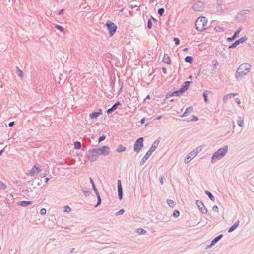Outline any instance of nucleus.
<instances>
[{
    "label": "nucleus",
    "instance_id": "16",
    "mask_svg": "<svg viewBox=\"0 0 254 254\" xmlns=\"http://www.w3.org/2000/svg\"><path fill=\"white\" fill-rule=\"evenodd\" d=\"M198 151H197L195 152V151H192L190 152L191 156L188 155L187 156L184 160V162L185 163H189L190 160H191L192 158H193L197 154Z\"/></svg>",
    "mask_w": 254,
    "mask_h": 254
},
{
    "label": "nucleus",
    "instance_id": "1",
    "mask_svg": "<svg viewBox=\"0 0 254 254\" xmlns=\"http://www.w3.org/2000/svg\"><path fill=\"white\" fill-rule=\"evenodd\" d=\"M251 65L248 63H243L237 68L235 78L237 80H240L246 76L250 71Z\"/></svg>",
    "mask_w": 254,
    "mask_h": 254
},
{
    "label": "nucleus",
    "instance_id": "15",
    "mask_svg": "<svg viewBox=\"0 0 254 254\" xmlns=\"http://www.w3.org/2000/svg\"><path fill=\"white\" fill-rule=\"evenodd\" d=\"M121 105V103L119 101L116 102L112 106L107 110V114L109 115L115 111L117 107Z\"/></svg>",
    "mask_w": 254,
    "mask_h": 254
},
{
    "label": "nucleus",
    "instance_id": "17",
    "mask_svg": "<svg viewBox=\"0 0 254 254\" xmlns=\"http://www.w3.org/2000/svg\"><path fill=\"white\" fill-rule=\"evenodd\" d=\"M193 111V108L192 106H189L187 107L185 110V111L183 113V114L180 115L181 117H183L187 116L188 114H190Z\"/></svg>",
    "mask_w": 254,
    "mask_h": 254
},
{
    "label": "nucleus",
    "instance_id": "3",
    "mask_svg": "<svg viewBox=\"0 0 254 254\" xmlns=\"http://www.w3.org/2000/svg\"><path fill=\"white\" fill-rule=\"evenodd\" d=\"M207 19L205 17H200L195 22V28L200 32L207 28Z\"/></svg>",
    "mask_w": 254,
    "mask_h": 254
},
{
    "label": "nucleus",
    "instance_id": "13",
    "mask_svg": "<svg viewBox=\"0 0 254 254\" xmlns=\"http://www.w3.org/2000/svg\"><path fill=\"white\" fill-rule=\"evenodd\" d=\"M160 138H159L153 142L151 146L148 151L149 153L152 154L156 150L160 142Z\"/></svg>",
    "mask_w": 254,
    "mask_h": 254
},
{
    "label": "nucleus",
    "instance_id": "23",
    "mask_svg": "<svg viewBox=\"0 0 254 254\" xmlns=\"http://www.w3.org/2000/svg\"><path fill=\"white\" fill-rule=\"evenodd\" d=\"M223 0H217V6L216 9L218 11H222L223 10L222 7Z\"/></svg>",
    "mask_w": 254,
    "mask_h": 254
},
{
    "label": "nucleus",
    "instance_id": "54",
    "mask_svg": "<svg viewBox=\"0 0 254 254\" xmlns=\"http://www.w3.org/2000/svg\"><path fill=\"white\" fill-rule=\"evenodd\" d=\"M212 210H213V211H214L215 212H218L219 209L217 205H214L212 208Z\"/></svg>",
    "mask_w": 254,
    "mask_h": 254
},
{
    "label": "nucleus",
    "instance_id": "60",
    "mask_svg": "<svg viewBox=\"0 0 254 254\" xmlns=\"http://www.w3.org/2000/svg\"><path fill=\"white\" fill-rule=\"evenodd\" d=\"M217 64H218V63H217V61H216V63L213 65V69L215 70L217 68Z\"/></svg>",
    "mask_w": 254,
    "mask_h": 254
},
{
    "label": "nucleus",
    "instance_id": "20",
    "mask_svg": "<svg viewBox=\"0 0 254 254\" xmlns=\"http://www.w3.org/2000/svg\"><path fill=\"white\" fill-rule=\"evenodd\" d=\"M241 30V28H240L239 29L237 30L231 37H228L227 38V41L229 42L232 41L233 40H234L236 37H238L239 34Z\"/></svg>",
    "mask_w": 254,
    "mask_h": 254
},
{
    "label": "nucleus",
    "instance_id": "12",
    "mask_svg": "<svg viewBox=\"0 0 254 254\" xmlns=\"http://www.w3.org/2000/svg\"><path fill=\"white\" fill-rule=\"evenodd\" d=\"M41 171V169L37 167L36 165H34L31 169L29 171V175L34 177Z\"/></svg>",
    "mask_w": 254,
    "mask_h": 254
},
{
    "label": "nucleus",
    "instance_id": "61",
    "mask_svg": "<svg viewBox=\"0 0 254 254\" xmlns=\"http://www.w3.org/2000/svg\"><path fill=\"white\" fill-rule=\"evenodd\" d=\"M89 180H90V182L91 183V184H92V186L93 185V184H95L94 181H93V180L92 179V178H89Z\"/></svg>",
    "mask_w": 254,
    "mask_h": 254
},
{
    "label": "nucleus",
    "instance_id": "52",
    "mask_svg": "<svg viewBox=\"0 0 254 254\" xmlns=\"http://www.w3.org/2000/svg\"><path fill=\"white\" fill-rule=\"evenodd\" d=\"M16 68H17V70L19 72L18 76L19 77H23V72H22V71L18 67H16Z\"/></svg>",
    "mask_w": 254,
    "mask_h": 254
},
{
    "label": "nucleus",
    "instance_id": "47",
    "mask_svg": "<svg viewBox=\"0 0 254 254\" xmlns=\"http://www.w3.org/2000/svg\"><path fill=\"white\" fill-rule=\"evenodd\" d=\"M106 138V136L103 135L100 136L98 139V143H100L102 141H104Z\"/></svg>",
    "mask_w": 254,
    "mask_h": 254
},
{
    "label": "nucleus",
    "instance_id": "32",
    "mask_svg": "<svg viewBox=\"0 0 254 254\" xmlns=\"http://www.w3.org/2000/svg\"><path fill=\"white\" fill-rule=\"evenodd\" d=\"M238 125L242 127L244 126V121L240 117H239L237 120Z\"/></svg>",
    "mask_w": 254,
    "mask_h": 254
},
{
    "label": "nucleus",
    "instance_id": "25",
    "mask_svg": "<svg viewBox=\"0 0 254 254\" xmlns=\"http://www.w3.org/2000/svg\"><path fill=\"white\" fill-rule=\"evenodd\" d=\"M32 203L31 201H21L19 202L18 205L22 207H26L31 204Z\"/></svg>",
    "mask_w": 254,
    "mask_h": 254
},
{
    "label": "nucleus",
    "instance_id": "62",
    "mask_svg": "<svg viewBox=\"0 0 254 254\" xmlns=\"http://www.w3.org/2000/svg\"><path fill=\"white\" fill-rule=\"evenodd\" d=\"M236 101L237 103H238V104H240L241 103V100L239 98H236Z\"/></svg>",
    "mask_w": 254,
    "mask_h": 254
},
{
    "label": "nucleus",
    "instance_id": "24",
    "mask_svg": "<svg viewBox=\"0 0 254 254\" xmlns=\"http://www.w3.org/2000/svg\"><path fill=\"white\" fill-rule=\"evenodd\" d=\"M237 94H236V93H230V94H228L225 95L223 97V102L225 103H226L229 98H230L233 96H235L237 95Z\"/></svg>",
    "mask_w": 254,
    "mask_h": 254
},
{
    "label": "nucleus",
    "instance_id": "64",
    "mask_svg": "<svg viewBox=\"0 0 254 254\" xmlns=\"http://www.w3.org/2000/svg\"><path fill=\"white\" fill-rule=\"evenodd\" d=\"M50 178L47 177L45 178V183H48V181L49 180Z\"/></svg>",
    "mask_w": 254,
    "mask_h": 254
},
{
    "label": "nucleus",
    "instance_id": "51",
    "mask_svg": "<svg viewBox=\"0 0 254 254\" xmlns=\"http://www.w3.org/2000/svg\"><path fill=\"white\" fill-rule=\"evenodd\" d=\"M198 120V118L197 116H195V115H193L192 119L189 120V122H190V121H197Z\"/></svg>",
    "mask_w": 254,
    "mask_h": 254
},
{
    "label": "nucleus",
    "instance_id": "55",
    "mask_svg": "<svg viewBox=\"0 0 254 254\" xmlns=\"http://www.w3.org/2000/svg\"><path fill=\"white\" fill-rule=\"evenodd\" d=\"M214 245H212V242H211V244L210 245H207L205 247V249H209L210 248H211L212 247H213Z\"/></svg>",
    "mask_w": 254,
    "mask_h": 254
},
{
    "label": "nucleus",
    "instance_id": "19",
    "mask_svg": "<svg viewBox=\"0 0 254 254\" xmlns=\"http://www.w3.org/2000/svg\"><path fill=\"white\" fill-rule=\"evenodd\" d=\"M152 154L149 153L148 151L146 152V153L145 154V155L143 156L142 159H141L140 162V165L142 166L143 165L145 162L147 161V160L149 158V157L151 156Z\"/></svg>",
    "mask_w": 254,
    "mask_h": 254
},
{
    "label": "nucleus",
    "instance_id": "38",
    "mask_svg": "<svg viewBox=\"0 0 254 254\" xmlns=\"http://www.w3.org/2000/svg\"><path fill=\"white\" fill-rule=\"evenodd\" d=\"M208 91H204L203 93V96L204 97V99L205 102H208Z\"/></svg>",
    "mask_w": 254,
    "mask_h": 254
},
{
    "label": "nucleus",
    "instance_id": "34",
    "mask_svg": "<svg viewBox=\"0 0 254 254\" xmlns=\"http://www.w3.org/2000/svg\"><path fill=\"white\" fill-rule=\"evenodd\" d=\"M82 190H83L84 194H85V195L86 196H89V195L90 194V191L87 188H86V187L84 188Z\"/></svg>",
    "mask_w": 254,
    "mask_h": 254
},
{
    "label": "nucleus",
    "instance_id": "43",
    "mask_svg": "<svg viewBox=\"0 0 254 254\" xmlns=\"http://www.w3.org/2000/svg\"><path fill=\"white\" fill-rule=\"evenodd\" d=\"M64 211L65 212H69L71 211V209L69 206H65L64 207Z\"/></svg>",
    "mask_w": 254,
    "mask_h": 254
},
{
    "label": "nucleus",
    "instance_id": "50",
    "mask_svg": "<svg viewBox=\"0 0 254 254\" xmlns=\"http://www.w3.org/2000/svg\"><path fill=\"white\" fill-rule=\"evenodd\" d=\"M174 41L175 42V44L176 45H178L180 44V40L178 38H177V37H175L174 38Z\"/></svg>",
    "mask_w": 254,
    "mask_h": 254
},
{
    "label": "nucleus",
    "instance_id": "57",
    "mask_svg": "<svg viewBox=\"0 0 254 254\" xmlns=\"http://www.w3.org/2000/svg\"><path fill=\"white\" fill-rule=\"evenodd\" d=\"M14 122H10L9 123L8 126L9 127H13L14 126Z\"/></svg>",
    "mask_w": 254,
    "mask_h": 254
},
{
    "label": "nucleus",
    "instance_id": "5",
    "mask_svg": "<svg viewBox=\"0 0 254 254\" xmlns=\"http://www.w3.org/2000/svg\"><path fill=\"white\" fill-rule=\"evenodd\" d=\"M143 137H141L138 138L134 143L133 150L137 153L140 152L142 148L143 147Z\"/></svg>",
    "mask_w": 254,
    "mask_h": 254
},
{
    "label": "nucleus",
    "instance_id": "28",
    "mask_svg": "<svg viewBox=\"0 0 254 254\" xmlns=\"http://www.w3.org/2000/svg\"><path fill=\"white\" fill-rule=\"evenodd\" d=\"M126 149V148L125 147L120 144L118 146L117 148L116 149V151L118 153H121L125 151Z\"/></svg>",
    "mask_w": 254,
    "mask_h": 254
},
{
    "label": "nucleus",
    "instance_id": "8",
    "mask_svg": "<svg viewBox=\"0 0 254 254\" xmlns=\"http://www.w3.org/2000/svg\"><path fill=\"white\" fill-rule=\"evenodd\" d=\"M204 7V4L203 2L201 1H198L194 3L192 6V8L196 11H201L203 9Z\"/></svg>",
    "mask_w": 254,
    "mask_h": 254
},
{
    "label": "nucleus",
    "instance_id": "63",
    "mask_svg": "<svg viewBox=\"0 0 254 254\" xmlns=\"http://www.w3.org/2000/svg\"><path fill=\"white\" fill-rule=\"evenodd\" d=\"M144 122H145V118H142L141 121H140V123L141 124H143L144 123Z\"/></svg>",
    "mask_w": 254,
    "mask_h": 254
},
{
    "label": "nucleus",
    "instance_id": "31",
    "mask_svg": "<svg viewBox=\"0 0 254 254\" xmlns=\"http://www.w3.org/2000/svg\"><path fill=\"white\" fill-rule=\"evenodd\" d=\"M167 202L168 205L172 208H174L175 206V202L172 200L168 199Z\"/></svg>",
    "mask_w": 254,
    "mask_h": 254
},
{
    "label": "nucleus",
    "instance_id": "26",
    "mask_svg": "<svg viewBox=\"0 0 254 254\" xmlns=\"http://www.w3.org/2000/svg\"><path fill=\"white\" fill-rule=\"evenodd\" d=\"M239 224V220H238L234 224H233L229 229L228 232L229 233L232 232L238 226Z\"/></svg>",
    "mask_w": 254,
    "mask_h": 254
},
{
    "label": "nucleus",
    "instance_id": "18",
    "mask_svg": "<svg viewBox=\"0 0 254 254\" xmlns=\"http://www.w3.org/2000/svg\"><path fill=\"white\" fill-rule=\"evenodd\" d=\"M192 83L191 81H185L183 85L181 87L180 89L182 90L183 92L186 91L189 87L190 84Z\"/></svg>",
    "mask_w": 254,
    "mask_h": 254
},
{
    "label": "nucleus",
    "instance_id": "36",
    "mask_svg": "<svg viewBox=\"0 0 254 254\" xmlns=\"http://www.w3.org/2000/svg\"><path fill=\"white\" fill-rule=\"evenodd\" d=\"M96 196H97V204L95 205V207H98L101 203V199L100 195L98 194Z\"/></svg>",
    "mask_w": 254,
    "mask_h": 254
},
{
    "label": "nucleus",
    "instance_id": "4",
    "mask_svg": "<svg viewBox=\"0 0 254 254\" xmlns=\"http://www.w3.org/2000/svg\"><path fill=\"white\" fill-rule=\"evenodd\" d=\"M99 155L100 153L98 152L97 148H94L89 150L87 157L91 162H94L97 160Z\"/></svg>",
    "mask_w": 254,
    "mask_h": 254
},
{
    "label": "nucleus",
    "instance_id": "21",
    "mask_svg": "<svg viewBox=\"0 0 254 254\" xmlns=\"http://www.w3.org/2000/svg\"><path fill=\"white\" fill-rule=\"evenodd\" d=\"M102 114L101 109H99L97 112H94L91 114H90V117L91 119H95L98 117Z\"/></svg>",
    "mask_w": 254,
    "mask_h": 254
},
{
    "label": "nucleus",
    "instance_id": "58",
    "mask_svg": "<svg viewBox=\"0 0 254 254\" xmlns=\"http://www.w3.org/2000/svg\"><path fill=\"white\" fill-rule=\"evenodd\" d=\"M123 85V83L122 82L121 84V87L118 92V95H119L120 94V93L122 92Z\"/></svg>",
    "mask_w": 254,
    "mask_h": 254
},
{
    "label": "nucleus",
    "instance_id": "42",
    "mask_svg": "<svg viewBox=\"0 0 254 254\" xmlns=\"http://www.w3.org/2000/svg\"><path fill=\"white\" fill-rule=\"evenodd\" d=\"M180 215V212L179 210L176 209L174 211L173 216L174 217H178Z\"/></svg>",
    "mask_w": 254,
    "mask_h": 254
},
{
    "label": "nucleus",
    "instance_id": "41",
    "mask_svg": "<svg viewBox=\"0 0 254 254\" xmlns=\"http://www.w3.org/2000/svg\"><path fill=\"white\" fill-rule=\"evenodd\" d=\"M165 12V10L163 8H160L158 9V13L160 16H162Z\"/></svg>",
    "mask_w": 254,
    "mask_h": 254
},
{
    "label": "nucleus",
    "instance_id": "37",
    "mask_svg": "<svg viewBox=\"0 0 254 254\" xmlns=\"http://www.w3.org/2000/svg\"><path fill=\"white\" fill-rule=\"evenodd\" d=\"M96 196H97V204L95 205V207H98L101 203V199L100 195L98 194Z\"/></svg>",
    "mask_w": 254,
    "mask_h": 254
},
{
    "label": "nucleus",
    "instance_id": "14",
    "mask_svg": "<svg viewBox=\"0 0 254 254\" xmlns=\"http://www.w3.org/2000/svg\"><path fill=\"white\" fill-rule=\"evenodd\" d=\"M184 92L181 89L175 91L172 93H168L166 94V98H169L172 96H180Z\"/></svg>",
    "mask_w": 254,
    "mask_h": 254
},
{
    "label": "nucleus",
    "instance_id": "9",
    "mask_svg": "<svg viewBox=\"0 0 254 254\" xmlns=\"http://www.w3.org/2000/svg\"><path fill=\"white\" fill-rule=\"evenodd\" d=\"M247 40L246 36H244L241 37L240 39L236 40L233 43H232L231 45H230L228 47V49L235 48L239 44L243 43L245 42Z\"/></svg>",
    "mask_w": 254,
    "mask_h": 254
},
{
    "label": "nucleus",
    "instance_id": "30",
    "mask_svg": "<svg viewBox=\"0 0 254 254\" xmlns=\"http://www.w3.org/2000/svg\"><path fill=\"white\" fill-rule=\"evenodd\" d=\"M205 193L206 195H207V196L209 197V198L214 201L215 200V197L212 195V194L209 192L208 190H205Z\"/></svg>",
    "mask_w": 254,
    "mask_h": 254
},
{
    "label": "nucleus",
    "instance_id": "7",
    "mask_svg": "<svg viewBox=\"0 0 254 254\" xmlns=\"http://www.w3.org/2000/svg\"><path fill=\"white\" fill-rule=\"evenodd\" d=\"M97 150L100 153V155L107 156L110 153V149L108 146L104 145L99 148H97Z\"/></svg>",
    "mask_w": 254,
    "mask_h": 254
},
{
    "label": "nucleus",
    "instance_id": "40",
    "mask_svg": "<svg viewBox=\"0 0 254 254\" xmlns=\"http://www.w3.org/2000/svg\"><path fill=\"white\" fill-rule=\"evenodd\" d=\"M6 188V185L3 182L0 181V190H5Z\"/></svg>",
    "mask_w": 254,
    "mask_h": 254
},
{
    "label": "nucleus",
    "instance_id": "6",
    "mask_svg": "<svg viewBox=\"0 0 254 254\" xmlns=\"http://www.w3.org/2000/svg\"><path fill=\"white\" fill-rule=\"evenodd\" d=\"M106 27L108 30L109 31L110 36H113L115 33L117 27L115 24L109 20L107 21L106 23Z\"/></svg>",
    "mask_w": 254,
    "mask_h": 254
},
{
    "label": "nucleus",
    "instance_id": "39",
    "mask_svg": "<svg viewBox=\"0 0 254 254\" xmlns=\"http://www.w3.org/2000/svg\"><path fill=\"white\" fill-rule=\"evenodd\" d=\"M214 30L216 31V32H224V29L219 26H216L214 28Z\"/></svg>",
    "mask_w": 254,
    "mask_h": 254
},
{
    "label": "nucleus",
    "instance_id": "53",
    "mask_svg": "<svg viewBox=\"0 0 254 254\" xmlns=\"http://www.w3.org/2000/svg\"><path fill=\"white\" fill-rule=\"evenodd\" d=\"M46 212H47V210L45 208H42L41 210H40V214L41 215H45L46 213Z\"/></svg>",
    "mask_w": 254,
    "mask_h": 254
},
{
    "label": "nucleus",
    "instance_id": "49",
    "mask_svg": "<svg viewBox=\"0 0 254 254\" xmlns=\"http://www.w3.org/2000/svg\"><path fill=\"white\" fill-rule=\"evenodd\" d=\"M115 86V82L113 80H111L110 83V87L111 88V91H113L114 90Z\"/></svg>",
    "mask_w": 254,
    "mask_h": 254
},
{
    "label": "nucleus",
    "instance_id": "22",
    "mask_svg": "<svg viewBox=\"0 0 254 254\" xmlns=\"http://www.w3.org/2000/svg\"><path fill=\"white\" fill-rule=\"evenodd\" d=\"M162 61L168 65H170L171 64L170 58L167 54H164Z\"/></svg>",
    "mask_w": 254,
    "mask_h": 254
},
{
    "label": "nucleus",
    "instance_id": "45",
    "mask_svg": "<svg viewBox=\"0 0 254 254\" xmlns=\"http://www.w3.org/2000/svg\"><path fill=\"white\" fill-rule=\"evenodd\" d=\"M152 23L151 20V19H149L147 22V27L149 29H151L152 28Z\"/></svg>",
    "mask_w": 254,
    "mask_h": 254
},
{
    "label": "nucleus",
    "instance_id": "35",
    "mask_svg": "<svg viewBox=\"0 0 254 254\" xmlns=\"http://www.w3.org/2000/svg\"><path fill=\"white\" fill-rule=\"evenodd\" d=\"M74 148L76 149H79L81 147V144L79 141H76L74 142Z\"/></svg>",
    "mask_w": 254,
    "mask_h": 254
},
{
    "label": "nucleus",
    "instance_id": "56",
    "mask_svg": "<svg viewBox=\"0 0 254 254\" xmlns=\"http://www.w3.org/2000/svg\"><path fill=\"white\" fill-rule=\"evenodd\" d=\"M162 69V72H163V73L165 74H167L166 68L165 67H163Z\"/></svg>",
    "mask_w": 254,
    "mask_h": 254
},
{
    "label": "nucleus",
    "instance_id": "44",
    "mask_svg": "<svg viewBox=\"0 0 254 254\" xmlns=\"http://www.w3.org/2000/svg\"><path fill=\"white\" fill-rule=\"evenodd\" d=\"M125 212V210L124 209H120L119 211H118V212H117L115 214V215L116 216H118V215H122L123 214V213H124Z\"/></svg>",
    "mask_w": 254,
    "mask_h": 254
},
{
    "label": "nucleus",
    "instance_id": "29",
    "mask_svg": "<svg viewBox=\"0 0 254 254\" xmlns=\"http://www.w3.org/2000/svg\"><path fill=\"white\" fill-rule=\"evenodd\" d=\"M184 60L186 63L191 64L193 62V59L192 56H187L185 58Z\"/></svg>",
    "mask_w": 254,
    "mask_h": 254
},
{
    "label": "nucleus",
    "instance_id": "2",
    "mask_svg": "<svg viewBox=\"0 0 254 254\" xmlns=\"http://www.w3.org/2000/svg\"><path fill=\"white\" fill-rule=\"evenodd\" d=\"M228 147L225 145L222 148L218 149L212 155L211 163H214L217 161L223 158L228 152Z\"/></svg>",
    "mask_w": 254,
    "mask_h": 254
},
{
    "label": "nucleus",
    "instance_id": "59",
    "mask_svg": "<svg viewBox=\"0 0 254 254\" xmlns=\"http://www.w3.org/2000/svg\"><path fill=\"white\" fill-rule=\"evenodd\" d=\"M159 181L160 182L161 184L162 185L163 184V179L162 176L160 177Z\"/></svg>",
    "mask_w": 254,
    "mask_h": 254
},
{
    "label": "nucleus",
    "instance_id": "27",
    "mask_svg": "<svg viewBox=\"0 0 254 254\" xmlns=\"http://www.w3.org/2000/svg\"><path fill=\"white\" fill-rule=\"evenodd\" d=\"M223 235V234H220L217 237H216L212 241V244L215 245L216 244L222 237Z\"/></svg>",
    "mask_w": 254,
    "mask_h": 254
},
{
    "label": "nucleus",
    "instance_id": "46",
    "mask_svg": "<svg viewBox=\"0 0 254 254\" xmlns=\"http://www.w3.org/2000/svg\"><path fill=\"white\" fill-rule=\"evenodd\" d=\"M92 187L93 190L94 191V192H95V193L96 195H98V194H99V192H98V190H97V188H96V187L95 185V184H93V186H92Z\"/></svg>",
    "mask_w": 254,
    "mask_h": 254
},
{
    "label": "nucleus",
    "instance_id": "11",
    "mask_svg": "<svg viewBox=\"0 0 254 254\" xmlns=\"http://www.w3.org/2000/svg\"><path fill=\"white\" fill-rule=\"evenodd\" d=\"M117 188L118 192L119 199L121 200L123 198V188L122 186L121 181L120 180H118Z\"/></svg>",
    "mask_w": 254,
    "mask_h": 254
},
{
    "label": "nucleus",
    "instance_id": "33",
    "mask_svg": "<svg viewBox=\"0 0 254 254\" xmlns=\"http://www.w3.org/2000/svg\"><path fill=\"white\" fill-rule=\"evenodd\" d=\"M55 28L60 31L61 32H63V33H64V31H65V29L62 27V26L61 25H58V24H56L55 25Z\"/></svg>",
    "mask_w": 254,
    "mask_h": 254
},
{
    "label": "nucleus",
    "instance_id": "48",
    "mask_svg": "<svg viewBox=\"0 0 254 254\" xmlns=\"http://www.w3.org/2000/svg\"><path fill=\"white\" fill-rule=\"evenodd\" d=\"M137 232L141 234H145L146 233V230L142 228L138 229V231Z\"/></svg>",
    "mask_w": 254,
    "mask_h": 254
},
{
    "label": "nucleus",
    "instance_id": "10",
    "mask_svg": "<svg viewBox=\"0 0 254 254\" xmlns=\"http://www.w3.org/2000/svg\"><path fill=\"white\" fill-rule=\"evenodd\" d=\"M196 204L199 208V210L203 214H206L207 212V209L204 206L203 203L199 200L196 201Z\"/></svg>",
    "mask_w": 254,
    "mask_h": 254
}]
</instances>
